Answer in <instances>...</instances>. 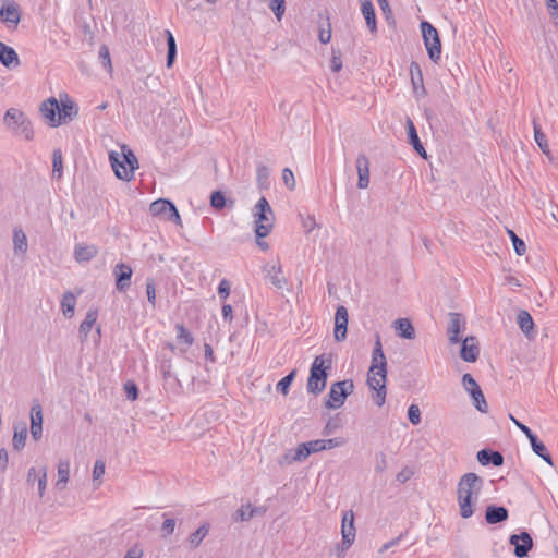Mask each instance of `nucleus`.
<instances>
[{"instance_id":"nucleus-1","label":"nucleus","mask_w":558,"mask_h":558,"mask_svg":"<svg viewBox=\"0 0 558 558\" xmlns=\"http://www.w3.org/2000/svg\"><path fill=\"white\" fill-rule=\"evenodd\" d=\"M483 487L484 480L474 472L465 473L460 477L457 486V501L460 515L463 519H469L474 514V507Z\"/></svg>"},{"instance_id":"nucleus-2","label":"nucleus","mask_w":558,"mask_h":558,"mask_svg":"<svg viewBox=\"0 0 558 558\" xmlns=\"http://www.w3.org/2000/svg\"><path fill=\"white\" fill-rule=\"evenodd\" d=\"M367 386L374 391L372 398L377 407H383L387 396V361L383 349L373 348L372 363L367 372Z\"/></svg>"},{"instance_id":"nucleus-3","label":"nucleus","mask_w":558,"mask_h":558,"mask_svg":"<svg viewBox=\"0 0 558 558\" xmlns=\"http://www.w3.org/2000/svg\"><path fill=\"white\" fill-rule=\"evenodd\" d=\"M331 367L332 359L330 354L324 353L314 359L306 386L310 393L318 395L325 389L328 371L331 369Z\"/></svg>"},{"instance_id":"nucleus-4","label":"nucleus","mask_w":558,"mask_h":558,"mask_svg":"<svg viewBox=\"0 0 558 558\" xmlns=\"http://www.w3.org/2000/svg\"><path fill=\"white\" fill-rule=\"evenodd\" d=\"M109 161L118 179L130 181L133 178L134 170L137 167V158L132 150L128 149L121 155L117 151H110Z\"/></svg>"},{"instance_id":"nucleus-5","label":"nucleus","mask_w":558,"mask_h":558,"mask_svg":"<svg viewBox=\"0 0 558 558\" xmlns=\"http://www.w3.org/2000/svg\"><path fill=\"white\" fill-rule=\"evenodd\" d=\"M255 234L256 238H266L274 228L275 216L266 197H260L255 205Z\"/></svg>"},{"instance_id":"nucleus-6","label":"nucleus","mask_w":558,"mask_h":558,"mask_svg":"<svg viewBox=\"0 0 558 558\" xmlns=\"http://www.w3.org/2000/svg\"><path fill=\"white\" fill-rule=\"evenodd\" d=\"M4 123L12 132L23 136L26 141L34 137L32 123L28 118L19 109L10 108L4 114Z\"/></svg>"},{"instance_id":"nucleus-7","label":"nucleus","mask_w":558,"mask_h":558,"mask_svg":"<svg viewBox=\"0 0 558 558\" xmlns=\"http://www.w3.org/2000/svg\"><path fill=\"white\" fill-rule=\"evenodd\" d=\"M421 31L429 59L438 63L441 57V43L438 31L426 21L421 23Z\"/></svg>"},{"instance_id":"nucleus-8","label":"nucleus","mask_w":558,"mask_h":558,"mask_svg":"<svg viewBox=\"0 0 558 558\" xmlns=\"http://www.w3.org/2000/svg\"><path fill=\"white\" fill-rule=\"evenodd\" d=\"M354 390V384L351 379L336 381L331 385L325 407L328 409H339L343 405L348 396Z\"/></svg>"},{"instance_id":"nucleus-9","label":"nucleus","mask_w":558,"mask_h":558,"mask_svg":"<svg viewBox=\"0 0 558 558\" xmlns=\"http://www.w3.org/2000/svg\"><path fill=\"white\" fill-rule=\"evenodd\" d=\"M149 211L153 216L181 225V218L175 205L168 199L160 198L153 202L149 206Z\"/></svg>"},{"instance_id":"nucleus-10","label":"nucleus","mask_w":558,"mask_h":558,"mask_svg":"<svg viewBox=\"0 0 558 558\" xmlns=\"http://www.w3.org/2000/svg\"><path fill=\"white\" fill-rule=\"evenodd\" d=\"M462 385L464 389L470 393L476 410L482 413H487L488 404L484 393L471 374L466 373L462 376Z\"/></svg>"},{"instance_id":"nucleus-11","label":"nucleus","mask_w":558,"mask_h":558,"mask_svg":"<svg viewBox=\"0 0 558 558\" xmlns=\"http://www.w3.org/2000/svg\"><path fill=\"white\" fill-rule=\"evenodd\" d=\"M465 318L460 313H449V324L447 335L450 343H459L461 341L460 333L465 329Z\"/></svg>"},{"instance_id":"nucleus-12","label":"nucleus","mask_w":558,"mask_h":558,"mask_svg":"<svg viewBox=\"0 0 558 558\" xmlns=\"http://www.w3.org/2000/svg\"><path fill=\"white\" fill-rule=\"evenodd\" d=\"M511 545L514 546V555L518 558H524L533 547V539L527 532L512 534L509 538Z\"/></svg>"},{"instance_id":"nucleus-13","label":"nucleus","mask_w":558,"mask_h":558,"mask_svg":"<svg viewBox=\"0 0 558 558\" xmlns=\"http://www.w3.org/2000/svg\"><path fill=\"white\" fill-rule=\"evenodd\" d=\"M0 20L8 27L15 28L21 20V11L19 4L14 1H8L3 3L0 9Z\"/></svg>"},{"instance_id":"nucleus-14","label":"nucleus","mask_w":558,"mask_h":558,"mask_svg":"<svg viewBox=\"0 0 558 558\" xmlns=\"http://www.w3.org/2000/svg\"><path fill=\"white\" fill-rule=\"evenodd\" d=\"M348 320L349 314L347 307L339 305L335 313L333 337L336 341L341 342L347 338Z\"/></svg>"},{"instance_id":"nucleus-15","label":"nucleus","mask_w":558,"mask_h":558,"mask_svg":"<svg viewBox=\"0 0 558 558\" xmlns=\"http://www.w3.org/2000/svg\"><path fill=\"white\" fill-rule=\"evenodd\" d=\"M342 547L343 549H348L355 539V527H354V514L353 511H347L342 518Z\"/></svg>"},{"instance_id":"nucleus-16","label":"nucleus","mask_w":558,"mask_h":558,"mask_svg":"<svg viewBox=\"0 0 558 558\" xmlns=\"http://www.w3.org/2000/svg\"><path fill=\"white\" fill-rule=\"evenodd\" d=\"M113 274L116 277L117 290L124 292L131 284V277L133 275L132 267L124 263L117 264L113 268Z\"/></svg>"},{"instance_id":"nucleus-17","label":"nucleus","mask_w":558,"mask_h":558,"mask_svg":"<svg viewBox=\"0 0 558 558\" xmlns=\"http://www.w3.org/2000/svg\"><path fill=\"white\" fill-rule=\"evenodd\" d=\"M43 434V408L34 401L31 408V435L34 440L40 439Z\"/></svg>"},{"instance_id":"nucleus-18","label":"nucleus","mask_w":558,"mask_h":558,"mask_svg":"<svg viewBox=\"0 0 558 558\" xmlns=\"http://www.w3.org/2000/svg\"><path fill=\"white\" fill-rule=\"evenodd\" d=\"M480 355V349L475 337H466L462 341L460 356L463 361L474 363Z\"/></svg>"},{"instance_id":"nucleus-19","label":"nucleus","mask_w":558,"mask_h":558,"mask_svg":"<svg viewBox=\"0 0 558 558\" xmlns=\"http://www.w3.org/2000/svg\"><path fill=\"white\" fill-rule=\"evenodd\" d=\"M357 186L366 189L369 185V160L365 154H359L356 158Z\"/></svg>"},{"instance_id":"nucleus-20","label":"nucleus","mask_w":558,"mask_h":558,"mask_svg":"<svg viewBox=\"0 0 558 558\" xmlns=\"http://www.w3.org/2000/svg\"><path fill=\"white\" fill-rule=\"evenodd\" d=\"M509 517L508 509L504 506L489 505L485 510V520L488 524H497L506 521Z\"/></svg>"},{"instance_id":"nucleus-21","label":"nucleus","mask_w":558,"mask_h":558,"mask_svg":"<svg viewBox=\"0 0 558 558\" xmlns=\"http://www.w3.org/2000/svg\"><path fill=\"white\" fill-rule=\"evenodd\" d=\"M361 13L365 19L366 26L372 34L377 33V21L372 0H360Z\"/></svg>"},{"instance_id":"nucleus-22","label":"nucleus","mask_w":558,"mask_h":558,"mask_svg":"<svg viewBox=\"0 0 558 558\" xmlns=\"http://www.w3.org/2000/svg\"><path fill=\"white\" fill-rule=\"evenodd\" d=\"M477 461L482 465L493 464L494 466H501L504 464V456L499 451L490 449H482L476 454Z\"/></svg>"},{"instance_id":"nucleus-23","label":"nucleus","mask_w":558,"mask_h":558,"mask_svg":"<svg viewBox=\"0 0 558 558\" xmlns=\"http://www.w3.org/2000/svg\"><path fill=\"white\" fill-rule=\"evenodd\" d=\"M59 110V104L56 98H49L44 101L40 106V112L44 118L49 121L50 126L58 125V119L56 118Z\"/></svg>"},{"instance_id":"nucleus-24","label":"nucleus","mask_w":558,"mask_h":558,"mask_svg":"<svg viewBox=\"0 0 558 558\" xmlns=\"http://www.w3.org/2000/svg\"><path fill=\"white\" fill-rule=\"evenodd\" d=\"M0 62L5 68H15L20 64L16 51L2 41H0Z\"/></svg>"},{"instance_id":"nucleus-25","label":"nucleus","mask_w":558,"mask_h":558,"mask_svg":"<svg viewBox=\"0 0 558 558\" xmlns=\"http://www.w3.org/2000/svg\"><path fill=\"white\" fill-rule=\"evenodd\" d=\"M98 317V311L97 308H89L86 313V316L84 320L80 325L78 335L81 338V341L84 342L87 340V337L96 323Z\"/></svg>"},{"instance_id":"nucleus-26","label":"nucleus","mask_w":558,"mask_h":558,"mask_svg":"<svg viewBox=\"0 0 558 558\" xmlns=\"http://www.w3.org/2000/svg\"><path fill=\"white\" fill-rule=\"evenodd\" d=\"M408 138L409 143L413 146L414 150L423 158L427 157L426 150L420 141L415 125L411 119L407 121Z\"/></svg>"},{"instance_id":"nucleus-27","label":"nucleus","mask_w":558,"mask_h":558,"mask_svg":"<svg viewBox=\"0 0 558 558\" xmlns=\"http://www.w3.org/2000/svg\"><path fill=\"white\" fill-rule=\"evenodd\" d=\"M527 439L530 440L533 452L535 454H537L539 458H542L549 465L553 466L554 465L553 458H551L550 453L548 452L544 442L541 441L534 433L530 437H527Z\"/></svg>"},{"instance_id":"nucleus-28","label":"nucleus","mask_w":558,"mask_h":558,"mask_svg":"<svg viewBox=\"0 0 558 558\" xmlns=\"http://www.w3.org/2000/svg\"><path fill=\"white\" fill-rule=\"evenodd\" d=\"M517 322H518V325H519L521 331L527 338H530V339L533 338V336H534V322H533V318H532L531 314L527 311H525V310H521L518 313Z\"/></svg>"},{"instance_id":"nucleus-29","label":"nucleus","mask_w":558,"mask_h":558,"mask_svg":"<svg viewBox=\"0 0 558 558\" xmlns=\"http://www.w3.org/2000/svg\"><path fill=\"white\" fill-rule=\"evenodd\" d=\"M397 335L404 339H414L415 330L412 323L408 318H398L393 323Z\"/></svg>"},{"instance_id":"nucleus-30","label":"nucleus","mask_w":558,"mask_h":558,"mask_svg":"<svg viewBox=\"0 0 558 558\" xmlns=\"http://www.w3.org/2000/svg\"><path fill=\"white\" fill-rule=\"evenodd\" d=\"M27 438V426L25 422L14 424V435L12 439L13 449L16 451L22 450L25 447Z\"/></svg>"},{"instance_id":"nucleus-31","label":"nucleus","mask_w":558,"mask_h":558,"mask_svg":"<svg viewBox=\"0 0 558 558\" xmlns=\"http://www.w3.org/2000/svg\"><path fill=\"white\" fill-rule=\"evenodd\" d=\"M411 73V82L413 85V89L415 94L418 96V90H421V95H425L426 90L423 84V75L418 63L412 62L410 65Z\"/></svg>"},{"instance_id":"nucleus-32","label":"nucleus","mask_w":558,"mask_h":558,"mask_svg":"<svg viewBox=\"0 0 558 558\" xmlns=\"http://www.w3.org/2000/svg\"><path fill=\"white\" fill-rule=\"evenodd\" d=\"M282 272L281 265H271L266 267V278L271 282L274 287L277 289H282L287 281L284 278H280V274Z\"/></svg>"},{"instance_id":"nucleus-33","label":"nucleus","mask_w":558,"mask_h":558,"mask_svg":"<svg viewBox=\"0 0 558 558\" xmlns=\"http://www.w3.org/2000/svg\"><path fill=\"white\" fill-rule=\"evenodd\" d=\"M210 530L209 523H203L195 532L191 533L187 538V544L191 549L197 548L203 539L207 536Z\"/></svg>"},{"instance_id":"nucleus-34","label":"nucleus","mask_w":558,"mask_h":558,"mask_svg":"<svg viewBox=\"0 0 558 558\" xmlns=\"http://www.w3.org/2000/svg\"><path fill=\"white\" fill-rule=\"evenodd\" d=\"M76 114L77 108L73 102H62L61 107L59 106L58 110V125L71 121L73 117H75Z\"/></svg>"},{"instance_id":"nucleus-35","label":"nucleus","mask_w":558,"mask_h":558,"mask_svg":"<svg viewBox=\"0 0 558 558\" xmlns=\"http://www.w3.org/2000/svg\"><path fill=\"white\" fill-rule=\"evenodd\" d=\"M13 247L15 254H25L27 252V238L21 228H14L13 230Z\"/></svg>"},{"instance_id":"nucleus-36","label":"nucleus","mask_w":558,"mask_h":558,"mask_svg":"<svg viewBox=\"0 0 558 558\" xmlns=\"http://www.w3.org/2000/svg\"><path fill=\"white\" fill-rule=\"evenodd\" d=\"M98 251L95 245H76L74 256L77 262H88L97 255Z\"/></svg>"},{"instance_id":"nucleus-37","label":"nucleus","mask_w":558,"mask_h":558,"mask_svg":"<svg viewBox=\"0 0 558 558\" xmlns=\"http://www.w3.org/2000/svg\"><path fill=\"white\" fill-rule=\"evenodd\" d=\"M70 478V462L68 460L60 461L58 464V481L56 483L59 489H63Z\"/></svg>"},{"instance_id":"nucleus-38","label":"nucleus","mask_w":558,"mask_h":558,"mask_svg":"<svg viewBox=\"0 0 558 558\" xmlns=\"http://www.w3.org/2000/svg\"><path fill=\"white\" fill-rule=\"evenodd\" d=\"M533 129H534V140L542 151L546 155L549 154V145L547 142L546 135L543 133L541 125L537 123L536 119H533Z\"/></svg>"},{"instance_id":"nucleus-39","label":"nucleus","mask_w":558,"mask_h":558,"mask_svg":"<svg viewBox=\"0 0 558 558\" xmlns=\"http://www.w3.org/2000/svg\"><path fill=\"white\" fill-rule=\"evenodd\" d=\"M76 299L72 292H65L61 300V310L64 316L72 317L74 314Z\"/></svg>"},{"instance_id":"nucleus-40","label":"nucleus","mask_w":558,"mask_h":558,"mask_svg":"<svg viewBox=\"0 0 558 558\" xmlns=\"http://www.w3.org/2000/svg\"><path fill=\"white\" fill-rule=\"evenodd\" d=\"M175 331L180 343H184L187 348L194 343V337L182 324L175 325Z\"/></svg>"},{"instance_id":"nucleus-41","label":"nucleus","mask_w":558,"mask_h":558,"mask_svg":"<svg viewBox=\"0 0 558 558\" xmlns=\"http://www.w3.org/2000/svg\"><path fill=\"white\" fill-rule=\"evenodd\" d=\"M160 373L162 375L163 380L167 383L170 379H173L179 388H181V384L179 379L172 373V363L171 360H165L160 365Z\"/></svg>"},{"instance_id":"nucleus-42","label":"nucleus","mask_w":558,"mask_h":558,"mask_svg":"<svg viewBox=\"0 0 558 558\" xmlns=\"http://www.w3.org/2000/svg\"><path fill=\"white\" fill-rule=\"evenodd\" d=\"M296 371H291L288 375H286L276 386V389L282 395H288L289 388L295 377Z\"/></svg>"},{"instance_id":"nucleus-43","label":"nucleus","mask_w":558,"mask_h":558,"mask_svg":"<svg viewBox=\"0 0 558 558\" xmlns=\"http://www.w3.org/2000/svg\"><path fill=\"white\" fill-rule=\"evenodd\" d=\"M210 205L216 210H221L227 206V198L221 191H215L211 193Z\"/></svg>"},{"instance_id":"nucleus-44","label":"nucleus","mask_w":558,"mask_h":558,"mask_svg":"<svg viewBox=\"0 0 558 558\" xmlns=\"http://www.w3.org/2000/svg\"><path fill=\"white\" fill-rule=\"evenodd\" d=\"M98 56H99V60H100L102 66L108 72L111 73L112 72V63H111V58H110V51L106 45L100 46Z\"/></svg>"},{"instance_id":"nucleus-45","label":"nucleus","mask_w":558,"mask_h":558,"mask_svg":"<svg viewBox=\"0 0 558 558\" xmlns=\"http://www.w3.org/2000/svg\"><path fill=\"white\" fill-rule=\"evenodd\" d=\"M52 173L58 179L62 177V154L60 149H56L52 153Z\"/></svg>"},{"instance_id":"nucleus-46","label":"nucleus","mask_w":558,"mask_h":558,"mask_svg":"<svg viewBox=\"0 0 558 558\" xmlns=\"http://www.w3.org/2000/svg\"><path fill=\"white\" fill-rule=\"evenodd\" d=\"M508 234L512 241L515 253L519 256L524 255L526 252V246H525L524 241L522 239H520L512 230H508Z\"/></svg>"},{"instance_id":"nucleus-47","label":"nucleus","mask_w":558,"mask_h":558,"mask_svg":"<svg viewBox=\"0 0 558 558\" xmlns=\"http://www.w3.org/2000/svg\"><path fill=\"white\" fill-rule=\"evenodd\" d=\"M253 518L251 504L242 506L233 515L234 521H248Z\"/></svg>"},{"instance_id":"nucleus-48","label":"nucleus","mask_w":558,"mask_h":558,"mask_svg":"<svg viewBox=\"0 0 558 558\" xmlns=\"http://www.w3.org/2000/svg\"><path fill=\"white\" fill-rule=\"evenodd\" d=\"M546 5L554 26L558 29V2L557 0H546Z\"/></svg>"},{"instance_id":"nucleus-49","label":"nucleus","mask_w":558,"mask_h":558,"mask_svg":"<svg viewBox=\"0 0 558 558\" xmlns=\"http://www.w3.org/2000/svg\"><path fill=\"white\" fill-rule=\"evenodd\" d=\"M268 178H269V170L266 166L264 165H258L257 166V169H256V180H257V183L260 185V186H264L268 183Z\"/></svg>"},{"instance_id":"nucleus-50","label":"nucleus","mask_w":558,"mask_h":558,"mask_svg":"<svg viewBox=\"0 0 558 558\" xmlns=\"http://www.w3.org/2000/svg\"><path fill=\"white\" fill-rule=\"evenodd\" d=\"M330 59V69L332 72H339L342 69L341 52L339 49L332 48Z\"/></svg>"},{"instance_id":"nucleus-51","label":"nucleus","mask_w":558,"mask_h":558,"mask_svg":"<svg viewBox=\"0 0 558 558\" xmlns=\"http://www.w3.org/2000/svg\"><path fill=\"white\" fill-rule=\"evenodd\" d=\"M269 8L274 12L277 20H281L284 14V0H270Z\"/></svg>"},{"instance_id":"nucleus-52","label":"nucleus","mask_w":558,"mask_h":558,"mask_svg":"<svg viewBox=\"0 0 558 558\" xmlns=\"http://www.w3.org/2000/svg\"><path fill=\"white\" fill-rule=\"evenodd\" d=\"M282 181L290 191L295 189V179L291 169L284 168L282 170Z\"/></svg>"},{"instance_id":"nucleus-53","label":"nucleus","mask_w":558,"mask_h":558,"mask_svg":"<svg viewBox=\"0 0 558 558\" xmlns=\"http://www.w3.org/2000/svg\"><path fill=\"white\" fill-rule=\"evenodd\" d=\"M408 417H409V421L413 424V425H417L421 423V411H420V408L418 405L416 404H411L408 409Z\"/></svg>"},{"instance_id":"nucleus-54","label":"nucleus","mask_w":558,"mask_h":558,"mask_svg":"<svg viewBox=\"0 0 558 558\" xmlns=\"http://www.w3.org/2000/svg\"><path fill=\"white\" fill-rule=\"evenodd\" d=\"M163 517L166 518L161 531L163 533V537L171 535L174 532L175 527V521L172 518H167V513H163Z\"/></svg>"},{"instance_id":"nucleus-55","label":"nucleus","mask_w":558,"mask_h":558,"mask_svg":"<svg viewBox=\"0 0 558 558\" xmlns=\"http://www.w3.org/2000/svg\"><path fill=\"white\" fill-rule=\"evenodd\" d=\"M146 294L148 302L151 305H155L156 303V286L154 279L148 278L146 281Z\"/></svg>"},{"instance_id":"nucleus-56","label":"nucleus","mask_w":558,"mask_h":558,"mask_svg":"<svg viewBox=\"0 0 558 558\" xmlns=\"http://www.w3.org/2000/svg\"><path fill=\"white\" fill-rule=\"evenodd\" d=\"M308 448L306 447L305 442H302L298 445L295 449V453L293 456L294 461H303L310 456Z\"/></svg>"},{"instance_id":"nucleus-57","label":"nucleus","mask_w":558,"mask_h":558,"mask_svg":"<svg viewBox=\"0 0 558 558\" xmlns=\"http://www.w3.org/2000/svg\"><path fill=\"white\" fill-rule=\"evenodd\" d=\"M306 447L308 448L310 453L320 452L325 450V442L324 439H316L305 442Z\"/></svg>"},{"instance_id":"nucleus-58","label":"nucleus","mask_w":558,"mask_h":558,"mask_svg":"<svg viewBox=\"0 0 558 558\" xmlns=\"http://www.w3.org/2000/svg\"><path fill=\"white\" fill-rule=\"evenodd\" d=\"M218 294L220 299L226 300L230 294V283L227 279H222L218 286Z\"/></svg>"},{"instance_id":"nucleus-59","label":"nucleus","mask_w":558,"mask_h":558,"mask_svg":"<svg viewBox=\"0 0 558 558\" xmlns=\"http://www.w3.org/2000/svg\"><path fill=\"white\" fill-rule=\"evenodd\" d=\"M376 466L375 470L377 473H383L387 469V459L384 452H379L376 454Z\"/></svg>"},{"instance_id":"nucleus-60","label":"nucleus","mask_w":558,"mask_h":558,"mask_svg":"<svg viewBox=\"0 0 558 558\" xmlns=\"http://www.w3.org/2000/svg\"><path fill=\"white\" fill-rule=\"evenodd\" d=\"M46 485H47V469H46V466H44L43 470H41V475L38 478V494H39V497L44 496L45 489H46Z\"/></svg>"},{"instance_id":"nucleus-61","label":"nucleus","mask_w":558,"mask_h":558,"mask_svg":"<svg viewBox=\"0 0 558 558\" xmlns=\"http://www.w3.org/2000/svg\"><path fill=\"white\" fill-rule=\"evenodd\" d=\"M143 557V548L141 545H133L125 554L123 558H142Z\"/></svg>"},{"instance_id":"nucleus-62","label":"nucleus","mask_w":558,"mask_h":558,"mask_svg":"<svg viewBox=\"0 0 558 558\" xmlns=\"http://www.w3.org/2000/svg\"><path fill=\"white\" fill-rule=\"evenodd\" d=\"M129 399L136 400L138 398V388L134 383H128L124 386Z\"/></svg>"},{"instance_id":"nucleus-63","label":"nucleus","mask_w":558,"mask_h":558,"mask_svg":"<svg viewBox=\"0 0 558 558\" xmlns=\"http://www.w3.org/2000/svg\"><path fill=\"white\" fill-rule=\"evenodd\" d=\"M105 462L101 460H97L93 470L94 480H99L105 474Z\"/></svg>"},{"instance_id":"nucleus-64","label":"nucleus","mask_w":558,"mask_h":558,"mask_svg":"<svg viewBox=\"0 0 558 558\" xmlns=\"http://www.w3.org/2000/svg\"><path fill=\"white\" fill-rule=\"evenodd\" d=\"M509 418L526 437H530L533 434L532 429L529 426L518 421L512 414H509Z\"/></svg>"}]
</instances>
